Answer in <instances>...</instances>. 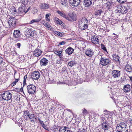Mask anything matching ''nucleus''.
Wrapping results in <instances>:
<instances>
[{"instance_id":"obj_29","label":"nucleus","mask_w":132,"mask_h":132,"mask_svg":"<svg viewBox=\"0 0 132 132\" xmlns=\"http://www.w3.org/2000/svg\"><path fill=\"white\" fill-rule=\"evenodd\" d=\"M103 11L101 9L98 10L96 11L95 12V15L96 16H98L99 17L101 15V14Z\"/></svg>"},{"instance_id":"obj_5","label":"nucleus","mask_w":132,"mask_h":132,"mask_svg":"<svg viewBox=\"0 0 132 132\" xmlns=\"http://www.w3.org/2000/svg\"><path fill=\"white\" fill-rule=\"evenodd\" d=\"M21 36L20 31L18 30H14L13 33V37L14 40L16 42L19 40V38Z\"/></svg>"},{"instance_id":"obj_30","label":"nucleus","mask_w":132,"mask_h":132,"mask_svg":"<svg viewBox=\"0 0 132 132\" xmlns=\"http://www.w3.org/2000/svg\"><path fill=\"white\" fill-rule=\"evenodd\" d=\"M121 6L120 5H117L116 6L114 7V9H116L115 12L116 13H120L121 12Z\"/></svg>"},{"instance_id":"obj_34","label":"nucleus","mask_w":132,"mask_h":132,"mask_svg":"<svg viewBox=\"0 0 132 132\" xmlns=\"http://www.w3.org/2000/svg\"><path fill=\"white\" fill-rule=\"evenodd\" d=\"M54 33L55 34L61 37H63L64 35L63 33H61L59 32L56 31H54Z\"/></svg>"},{"instance_id":"obj_47","label":"nucleus","mask_w":132,"mask_h":132,"mask_svg":"<svg viewBox=\"0 0 132 132\" xmlns=\"http://www.w3.org/2000/svg\"><path fill=\"white\" fill-rule=\"evenodd\" d=\"M48 25L46 27L47 29L48 30H51L52 27L50 26V25L49 24H48Z\"/></svg>"},{"instance_id":"obj_55","label":"nucleus","mask_w":132,"mask_h":132,"mask_svg":"<svg viewBox=\"0 0 132 132\" xmlns=\"http://www.w3.org/2000/svg\"><path fill=\"white\" fill-rule=\"evenodd\" d=\"M30 7H29L26 10H25V13H26L27 12H28L30 8Z\"/></svg>"},{"instance_id":"obj_32","label":"nucleus","mask_w":132,"mask_h":132,"mask_svg":"<svg viewBox=\"0 0 132 132\" xmlns=\"http://www.w3.org/2000/svg\"><path fill=\"white\" fill-rule=\"evenodd\" d=\"M56 12L58 14H60L62 17L65 18H66V15L63 12H61L59 10L57 11Z\"/></svg>"},{"instance_id":"obj_53","label":"nucleus","mask_w":132,"mask_h":132,"mask_svg":"<svg viewBox=\"0 0 132 132\" xmlns=\"http://www.w3.org/2000/svg\"><path fill=\"white\" fill-rule=\"evenodd\" d=\"M65 44V42L64 41H63L60 43H59V45H63Z\"/></svg>"},{"instance_id":"obj_19","label":"nucleus","mask_w":132,"mask_h":132,"mask_svg":"<svg viewBox=\"0 0 132 132\" xmlns=\"http://www.w3.org/2000/svg\"><path fill=\"white\" fill-rule=\"evenodd\" d=\"M123 90L125 93L129 92L130 90V85H126L123 87Z\"/></svg>"},{"instance_id":"obj_25","label":"nucleus","mask_w":132,"mask_h":132,"mask_svg":"<svg viewBox=\"0 0 132 132\" xmlns=\"http://www.w3.org/2000/svg\"><path fill=\"white\" fill-rule=\"evenodd\" d=\"M102 129L104 130H107L108 128V125L106 122L105 121L101 125Z\"/></svg>"},{"instance_id":"obj_44","label":"nucleus","mask_w":132,"mask_h":132,"mask_svg":"<svg viewBox=\"0 0 132 132\" xmlns=\"http://www.w3.org/2000/svg\"><path fill=\"white\" fill-rule=\"evenodd\" d=\"M112 2H109L107 3V5L109 6L108 8H109L111 7L112 6Z\"/></svg>"},{"instance_id":"obj_57","label":"nucleus","mask_w":132,"mask_h":132,"mask_svg":"<svg viewBox=\"0 0 132 132\" xmlns=\"http://www.w3.org/2000/svg\"><path fill=\"white\" fill-rule=\"evenodd\" d=\"M50 15L49 14H47L46 15V19H47L48 18V17H49Z\"/></svg>"},{"instance_id":"obj_9","label":"nucleus","mask_w":132,"mask_h":132,"mask_svg":"<svg viewBox=\"0 0 132 132\" xmlns=\"http://www.w3.org/2000/svg\"><path fill=\"white\" fill-rule=\"evenodd\" d=\"M85 53L86 55L89 57L92 56L94 54L93 50L91 49L88 48L85 50Z\"/></svg>"},{"instance_id":"obj_11","label":"nucleus","mask_w":132,"mask_h":132,"mask_svg":"<svg viewBox=\"0 0 132 132\" xmlns=\"http://www.w3.org/2000/svg\"><path fill=\"white\" fill-rule=\"evenodd\" d=\"M91 40L92 42L94 44H99V40L97 36L94 35L91 37Z\"/></svg>"},{"instance_id":"obj_22","label":"nucleus","mask_w":132,"mask_h":132,"mask_svg":"<svg viewBox=\"0 0 132 132\" xmlns=\"http://www.w3.org/2000/svg\"><path fill=\"white\" fill-rule=\"evenodd\" d=\"M120 13H126L127 12V7L125 6L122 5L121 6Z\"/></svg>"},{"instance_id":"obj_51","label":"nucleus","mask_w":132,"mask_h":132,"mask_svg":"<svg viewBox=\"0 0 132 132\" xmlns=\"http://www.w3.org/2000/svg\"><path fill=\"white\" fill-rule=\"evenodd\" d=\"M3 59L2 57L0 56V64H1L3 62Z\"/></svg>"},{"instance_id":"obj_54","label":"nucleus","mask_w":132,"mask_h":132,"mask_svg":"<svg viewBox=\"0 0 132 132\" xmlns=\"http://www.w3.org/2000/svg\"><path fill=\"white\" fill-rule=\"evenodd\" d=\"M38 120L40 122V124L42 125L43 124V123H43V121H42L39 118L38 119Z\"/></svg>"},{"instance_id":"obj_17","label":"nucleus","mask_w":132,"mask_h":132,"mask_svg":"<svg viewBox=\"0 0 132 132\" xmlns=\"http://www.w3.org/2000/svg\"><path fill=\"white\" fill-rule=\"evenodd\" d=\"M79 24H87L88 23V21L86 18L83 17L79 20Z\"/></svg>"},{"instance_id":"obj_8","label":"nucleus","mask_w":132,"mask_h":132,"mask_svg":"<svg viewBox=\"0 0 132 132\" xmlns=\"http://www.w3.org/2000/svg\"><path fill=\"white\" fill-rule=\"evenodd\" d=\"M16 22V19L13 17H11L9 19L8 23L10 26L14 27L15 26Z\"/></svg>"},{"instance_id":"obj_23","label":"nucleus","mask_w":132,"mask_h":132,"mask_svg":"<svg viewBox=\"0 0 132 132\" xmlns=\"http://www.w3.org/2000/svg\"><path fill=\"white\" fill-rule=\"evenodd\" d=\"M125 70L129 72H132V66L128 64L126 65L125 66Z\"/></svg>"},{"instance_id":"obj_4","label":"nucleus","mask_w":132,"mask_h":132,"mask_svg":"<svg viewBox=\"0 0 132 132\" xmlns=\"http://www.w3.org/2000/svg\"><path fill=\"white\" fill-rule=\"evenodd\" d=\"M27 9V7L24 4H22L19 8L18 12L19 15H23L26 14L25 10Z\"/></svg>"},{"instance_id":"obj_43","label":"nucleus","mask_w":132,"mask_h":132,"mask_svg":"<svg viewBox=\"0 0 132 132\" xmlns=\"http://www.w3.org/2000/svg\"><path fill=\"white\" fill-rule=\"evenodd\" d=\"M61 4L62 5H65L66 2L65 0H61Z\"/></svg>"},{"instance_id":"obj_33","label":"nucleus","mask_w":132,"mask_h":132,"mask_svg":"<svg viewBox=\"0 0 132 132\" xmlns=\"http://www.w3.org/2000/svg\"><path fill=\"white\" fill-rule=\"evenodd\" d=\"M29 111L28 110L24 111L23 116L24 118H26L28 117L30 113H29Z\"/></svg>"},{"instance_id":"obj_35","label":"nucleus","mask_w":132,"mask_h":132,"mask_svg":"<svg viewBox=\"0 0 132 132\" xmlns=\"http://www.w3.org/2000/svg\"><path fill=\"white\" fill-rule=\"evenodd\" d=\"M113 59L115 61H119V59L120 58V57L118 55L116 54H115L114 55H113Z\"/></svg>"},{"instance_id":"obj_56","label":"nucleus","mask_w":132,"mask_h":132,"mask_svg":"<svg viewBox=\"0 0 132 132\" xmlns=\"http://www.w3.org/2000/svg\"><path fill=\"white\" fill-rule=\"evenodd\" d=\"M35 22V19L32 20L30 22V23H33Z\"/></svg>"},{"instance_id":"obj_24","label":"nucleus","mask_w":132,"mask_h":132,"mask_svg":"<svg viewBox=\"0 0 132 132\" xmlns=\"http://www.w3.org/2000/svg\"><path fill=\"white\" fill-rule=\"evenodd\" d=\"M74 49L71 47H69L65 50V52L69 55L71 54L73 52Z\"/></svg>"},{"instance_id":"obj_18","label":"nucleus","mask_w":132,"mask_h":132,"mask_svg":"<svg viewBox=\"0 0 132 132\" xmlns=\"http://www.w3.org/2000/svg\"><path fill=\"white\" fill-rule=\"evenodd\" d=\"M59 132H70L69 128L66 127H61L59 130Z\"/></svg>"},{"instance_id":"obj_14","label":"nucleus","mask_w":132,"mask_h":132,"mask_svg":"<svg viewBox=\"0 0 132 132\" xmlns=\"http://www.w3.org/2000/svg\"><path fill=\"white\" fill-rule=\"evenodd\" d=\"M42 53V51L38 48H36L34 51L33 56L38 57L40 56Z\"/></svg>"},{"instance_id":"obj_59","label":"nucleus","mask_w":132,"mask_h":132,"mask_svg":"<svg viewBox=\"0 0 132 132\" xmlns=\"http://www.w3.org/2000/svg\"><path fill=\"white\" fill-rule=\"evenodd\" d=\"M19 79H15V81H14L16 83L17 82H18Z\"/></svg>"},{"instance_id":"obj_1","label":"nucleus","mask_w":132,"mask_h":132,"mask_svg":"<svg viewBox=\"0 0 132 132\" xmlns=\"http://www.w3.org/2000/svg\"><path fill=\"white\" fill-rule=\"evenodd\" d=\"M2 99L5 101H9L12 98V94L9 92L5 91L1 95Z\"/></svg>"},{"instance_id":"obj_42","label":"nucleus","mask_w":132,"mask_h":132,"mask_svg":"<svg viewBox=\"0 0 132 132\" xmlns=\"http://www.w3.org/2000/svg\"><path fill=\"white\" fill-rule=\"evenodd\" d=\"M27 78V75H26L24 76V80H23V85H25L26 84V80Z\"/></svg>"},{"instance_id":"obj_28","label":"nucleus","mask_w":132,"mask_h":132,"mask_svg":"<svg viewBox=\"0 0 132 132\" xmlns=\"http://www.w3.org/2000/svg\"><path fill=\"white\" fill-rule=\"evenodd\" d=\"M54 21L58 24L61 26L63 25V23L59 19L57 18H55L54 19Z\"/></svg>"},{"instance_id":"obj_63","label":"nucleus","mask_w":132,"mask_h":132,"mask_svg":"<svg viewBox=\"0 0 132 132\" xmlns=\"http://www.w3.org/2000/svg\"><path fill=\"white\" fill-rule=\"evenodd\" d=\"M20 91L21 92L23 91V88L22 87L20 88Z\"/></svg>"},{"instance_id":"obj_49","label":"nucleus","mask_w":132,"mask_h":132,"mask_svg":"<svg viewBox=\"0 0 132 132\" xmlns=\"http://www.w3.org/2000/svg\"><path fill=\"white\" fill-rule=\"evenodd\" d=\"M42 18L40 19H35V22H37L39 21H40L41 20Z\"/></svg>"},{"instance_id":"obj_20","label":"nucleus","mask_w":132,"mask_h":132,"mask_svg":"<svg viewBox=\"0 0 132 132\" xmlns=\"http://www.w3.org/2000/svg\"><path fill=\"white\" fill-rule=\"evenodd\" d=\"M88 23L87 24H79V28L82 30L86 29L88 26Z\"/></svg>"},{"instance_id":"obj_48","label":"nucleus","mask_w":132,"mask_h":132,"mask_svg":"<svg viewBox=\"0 0 132 132\" xmlns=\"http://www.w3.org/2000/svg\"><path fill=\"white\" fill-rule=\"evenodd\" d=\"M92 34V32H87V36L89 37L91 36V34Z\"/></svg>"},{"instance_id":"obj_27","label":"nucleus","mask_w":132,"mask_h":132,"mask_svg":"<svg viewBox=\"0 0 132 132\" xmlns=\"http://www.w3.org/2000/svg\"><path fill=\"white\" fill-rule=\"evenodd\" d=\"M11 13L13 15H16L17 14V12L15 7L13 6L11 8Z\"/></svg>"},{"instance_id":"obj_31","label":"nucleus","mask_w":132,"mask_h":132,"mask_svg":"<svg viewBox=\"0 0 132 132\" xmlns=\"http://www.w3.org/2000/svg\"><path fill=\"white\" fill-rule=\"evenodd\" d=\"M116 131L117 132H128L127 127H126L124 128H122L121 130H116Z\"/></svg>"},{"instance_id":"obj_6","label":"nucleus","mask_w":132,"mask_h":132,"mask_svg":"<svg viewBox=\"0 0 132 132\" xmlns=\"http://www.w3.org/2000/svg\"><path fill=\"white\" fill-rule=\"evenodd\" d=\"M40 76V73L38 71L33 72L31 75V78L33 79L37 80L39 79Z\"/></svg>"},{"instance_id":"obj_13","label":"nucleus","mask_w":132,"mask_h":132,"mask_svg":"<svg viewBox=\"0 0 132 132\" xmlns=\"http://www.w3.org/2000/svg\"><path fill=\"white\" fill-rule=\"evenodd\" d=\"M92 0H84V4L86 7H90L92 5Z\"/></svg>"},{"instance_id":"obj_36","label":"nucleus","mask_w":132,"mask_h":132,"mask_svg":"<svg viewBox=\"0 0 132 132\" xmlns=\"http://www.w3.org/2000/svg\"><path fill=\"white\" fill-rule=\"evenodd\" d=\"M76 64L75 61H71L68 63V65L71 67H72L75 65Z\"/></svg>"},{"instance_id":"obj_7","label":"nucleus","mask_w":132,"mask_h":132,"mask_svg":"<svg viewBox=\"0 0 132 132\" xmlns=\"http://www.w3.org/2000/svg\"><path fill=\"white\" fill-rule=\"evenodd\" d=\"M127 127V123L126 122H121L119 124H118L116 127V130H121L122 128Z\"/></svg>"},{"instance_id":"obj_64","label":"nucleus","mask_w":132,"mask_h":132,"mask_svg":"<svg viewBox=\"0 0 132 132\" xmlns=\"http://www.w3.org/2000/svg\"><path fill=\"white\" fill-rule=\"evenodd\" d=\"M129 78L131 81H132V77H130Z\"/></svg>"},{"instance_id":"obj_10","label":"nucleus","mask_w":132,"mask_h":132,"mask_svg":"<svg viewBox=\"0 0 132 132\" xmlns=\"http://www.w3.org/2000/svg\"><path fill=\"white\" fill-rule=\"evenodd\" d=\"M120 71L117 70H113L112 71V75L114 78H118L120 77Z\"/></svg>"},{"instance_id":"obj_50","label":"nucleus","mask_w":132,"mask_h":132,"mask_svg":"<svg viewBox=\"0 0 132 132\" xmlns=\"http://www.w3.org/2000/svg\"><path fill=\"white\" fill-rule=\"evenodd\" d=\"M31 122H35V121L36 120H35V118H33L32 119H30Z\"/></svg>"},{"instance_id":"obj_3","label":"nucleus","mask_w":132,"mask_h":132,"mask_svg":"<svg viewBox=\"0 0 132 132\" xmlns=\"http://www.w3.org/2000/svg\"><path fill=\"white\" fill-rule=\"evenodd\" d=\"M109 59L105 57H101L100 60V63L102 65L105 66L108 64L110 62Z\"/></svg>"},{"instance_id":"obj_61","label":"nucleus","mask_w":132,"mask_h":132,"mask_svg":"<svg viewBox=\"0 0 132 132\" xmlns=\"http://www.w3.org/2000/svg\"><path fill=\"white\" fill-rule=\"evenodd\" d=\"M16 83L14 81L12 84V86H14L16 84Z\"/></svg>"},{"instance_id":"obj_2","label":"nucleus","mask_w":132,"mask_h":132,"mask_svg":"<svg viewBox=\"0 0 132 132\" xmlns=\"http://www.w3.org/2000/svg\"><path fill=\"white\" fill-rule=\"evenodd\" d=\"M28 93L29 94L33 95L36 92V87L34 85L30 84L27 86Z\"/></svg>"},{"instance_id":"obj_12","label":"nucleus","mask_w":132,"mask_h":132,"mask_svg":"<svg viewBox=\"0 0 132 132\" xmlns=\"http://www.w3.org/2000/svg\"><path fill=\"white\" fill-rule=\"evenodd\" d=\"M80 2V0H70L69 3L72 5L77 6Z\"/></svg>"},{"instance_id":"obj_45","label":"nucleus","mask_w":132,"mask_h":132,"mask_svg":"<svg viewBox=\"0 0 132 132\" xmlns=\"http://www.w3.org/2000/svg\"><path fill=\"white\" fill-rule=\"evenodd\" d=\"M117 1L120 3H123L125 2L126 0H117Z\"/></svg>"},{"instance_id":"obj_26","label":"nucleus","mask_w":132,"mask_h":132,"mask_svg":"<svg viewBox=\"0 0 132 132\" xmlns=\"http://www.w3.org/2000/svg\"><path fill=\"white\" fill-rule=\"evenodd\" d=\"M62 50L59 51V50H58L54 51V52L55 54L59 56V57L61 59L63 56L62 54Z\"/></svg>"},{"instance_id":"obj_37","label":"nucleus","mask_w":132,"mask_h":132,"mask_svg":"<svg viewBox=\"0 0 132 132\" xmlns=\"http://www.w3.org/2000/svg\"><path fill=\"white\" fill-rule=\"evenodd\" d=\"M28 115H29L28 117L29 119H32L33 118H35V120H37V118L35 117L34 114L33 113H32V114L30 113Z\"/></svg>"},{"instance_id":"obj_15","label":"nucleus","mask_w":132,"mask_h":132,"mask_svg":"<svg viewBox=\"0 0 132 132\" xmlns=\"http://www.w3.org/2000/svg\"><path fill=\"white\" fill-rule=\"evenodd\" d=\"M39 7L42 9L45 10L48 9L50 7V6L48 4L43 3L40 4Z\"/></svg>"},{"instance_id":"obj_16","label":"nucleus","mask_w":132,"mask_h":132,"mask_svg":"<svg viewBox=\"0 0 132 132\" xmlns=\"http://www.w3.org/2000/svg\"><path fill=\"white\" fill-rule=\"evenodd\" d=\"M48 61L45 58H43L40 61V64L42 66L46 65L48 62Z\"/></svg>"},{"instance_id":"obj_39","label":"nucleus","mask_w":132,"mask_h":132,"mask_svg":"<svg viewBox=\"0 0 132 132\" xmlns=\"http://www.w3.org/2000/svg\"><path fill=\"white\" fill-rule=\"evenodd\" d=\"M82 113L83 115H86L88 114L87 111L85 108L84 109L82 110Z\"/></svg>"},{"instance_id":"obj_58","label":"nucleus","mask_w":132,"mask_h":132,"mask_svg":"<svg viewBox=\"0 0 132 132\" xmlns=\"http://www.w3.org/2000/svg\"><path fill=\"white\" fill-rule=\"evenodd\" d=\"M56 63L59 64H60L61 63V61L60 60H57L56 61Z\"/></svg>"},{"instance_id":"obj_62","label":"nucleus","mask_w":132,"mask_h":132,"mask_svg":"<svg viewBox=\"0 0 132 132\" xmlns=\"http://www.w3.org/2000/svg\"><path fill=\"white\" fill-rule=\"evenodd\" d=\"M130 123L132 125V117L130 119Z\"/></svg>"},{"instance_id":"obj_46","label":"nucleus","mask_w":132,"mask_h":132,"mask_svg":"<svg viewBox=\"0 0 132 132\" xmlns=\"http://www.w3.org/2000/svg\"><path fill=\"white\" fill-rule=\"evenodd\" d=\"M86 130L84 128L80 129L78 132H85Z\"/></svg>"},{"instance_id":"obj_21","label":"nucleus","mask_w":132,"mask_h":132,"mask_svg":"<svg viewBox=\"0 0 132 132\" xmlns=\"http://www.w3.org/2000/svg\"><path fill=\"white\" fill-rule=\"evenodd\" d=\"M26 35L27 37H29L32 36L31 33V30L27 27H25L24 29Z\"/></svg>"},{"instance_id":"obj_40","label":"nucleus","mask_w":132,"mask_h":132,"mask_svg":"<svg viewBox=\"0 0 132 132\" xmlns=\"http://www.w3.org/2000/svg\"><path fill=\"white\" fill-rule=\"evenodd\" d=\"M41 125L45 129L47 130H48V128L47 127L46 125H45L44 123H43Z\"/></svg>"},{"instance_id":"obj_38","label":"nucleus","mask_w":132,"mask_h":132,"mask_svg":"<svg viewBox=\"0 0 132 132\" xmlns=\"http://www.w3.org/2000/svg\"><path fill=\"white\" fill-rule=\"evenodd\" d=\"M41 23L42 24H43V25L46 27V26L48 25V24L49 23L44 20H42L41 22Z\"/></svg>"},{"instance_id":"obj_52","label":"nucleus","mask_w":132,"mask_h":132,"mask_svg":"<svg viewBox=\"0 0 132 132\" xmlns=\"http://www.w3.org/2000/svg\"><path fill=\"white\" fill-rule=\"evenodd\" d=\"M16 45L17 46V48H20V46H21V44L19 43H18L16 44Z\"/></svg>"},{"instance_id":"obj_41","label":"nucleus","mask_w":132,"mask_h":132,"mask_svg":"<svg viewBox=\"0 0 132 132\" xmlns=\"http://www.w3.org/2000/svg\"><path fill=\"white\" fill-rule=\"evenodd\" d=\"M101 46L102 49H103L104 51L107 52L106 48L105 46H104L103 44H101Z\"/></svg>"},{"instance_id":"obj_60","label":"nucleus","mask_w":132,"mask_h":132,"mask_svg":"<svg viewBox=\"0 0 132 132\" xmlns=\"http://www.w3.org/2000/svg\"><path fill=\"white\" fill-rule=\"evenodd\" d=\"M4 31L0 27V32H2Z\"/></svg>"}]
</instances>
